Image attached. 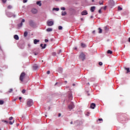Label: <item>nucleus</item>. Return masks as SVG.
I'll return each instance as SVG.
<instances>
[{"instance_id":"1","label":"nucleus","mask_w":130,"mask_h":130,"mask_svg":"<svg viewBox=\"0 0 130 130\" xmlns=\"http://www.w3.org/2000/svg\"><path fill=\"white\" fill-rule=\"evenodd\" d=\"M26 104L28 107H31V106L33 105V100L31 99L28 100L27 101Z\"/></svg>"},{"instance_id":"2","label":"nucleus","mask_w":130,"mask_h":130,"mask_svg":"<svg viewBox=\"0 0 130 130\" xmlns=\"http://www.w3.org/2000/svg\"><path fill=\"white\" fill-rule=\"evenodd\" d=\"M54 24V22H53V21H51V20H48L47 21V26H48L49 27H51V26H53V24Z\"/></svg>"},{"instance_id":"3","label":"nucleus","mask_w":130,"mask_h":130,"mask_svg":"<svg viewBox=\"0 0 130 130\" xmlns=\"http://www.w3.org/2000/svg\"><path fill=\"white\" fill-rule=\"evenodd\" d=\"M25 76H26V74L25 73H22L20 76V80L21 81V82H23L24 79L25 78Z\"/></svg>"},{"instance_id":"4","label":"nucleus","mask_w":130,"mask_h":130,"mask_svg":"<svg viewBox=\"0 0 130 130\" xmlns=\"http://www.w3.org/2000/svg\"><path fill=\"white\" fill-rule=\"evenodd\" d=\"M31 12L32 14H37V13H38V10H37V9L33 8L31 9Z\"/></svg>"},{"instance_id":"5","label":"nucleus","mask_w":130,"mask_h":130,"mask_svg":"<svg viewBox=\"0 0 130 130\" xmlns=\"http://www.w3.org/2000/svg\"><path fill=\"white\" fill-rule=\"evenodd\" d=\"M79 57L80 59H81L82 60H84V59H85V54H84L83 53L80 54Z\"/></svg>"},{"instance_id":"6","label":"nucleus","mask_w":130,"mask_h":130,"mask_svg":"<svg viewBox=\"0 0 130 130\" xmlns=\"http://www.w3.org/2000/svg\"><path fill=\"white\" fill-rule=\"evenodd\" d=\"M23 23H25V19H22V20L21 21V23L19 24H18V27H22V26H23Z\"/></svg>"},{"instance_id":"7","label":"nucleus","mask_w":130,"mask_h":130,"mask_svg":"<svg viewBox=\"0 0 130 130\" xmlns=\"http://www.w3.org/2000/svg\"><path fill=\"white\" fill-rule=\"evenodd\" d=\"M74 104H73V103L69 105L68 106L69 109H70V110H72V109H73L74 108Z\"/></svg>"},{"instance_id":"8","label":"nucleus","mask_w":130,"mask_h":130,"mask_svg":"<svg viewBox=\"0 0 130 130\" xmlns=\"http://www.w3.org/2000/svg\"><path fill=\"white\" fill-rule=\"evenodd\" d=\"M82 16H86V15H88V12L86 10H84L81 13Z\"/></svg>"},{"instance_id":"9","label":"nucleus","mask_w":130,"mask_h":130,"mask_svg":"<svg viewBox=\"0 0 130 130\" xmlns=\"http://www.w3.org/2000/svg\"><path fill=\"white\" fill-rule=\"evenodd\" d=\"M95 107H96V104L92 103L90 105V108L92 109H95Z\"/></svg>"},{"instance_id":"10","label":"nucleus","mask_w":130,"mask_h":130,"mask_svg":"<svg viewBox=\"0 0 130 130\" xmlns=\"http://www.w3.org/2000/svg\"><path fill=\"white\" fill-rule=\"evenodd\" d=\"M109 4L110 5V6H113V5H114V1L113 0H110L109 1Z\"/></svg>"},{"instance_id":"11","label":"nucleus","mask_w":130,"mask_h":130,"mask_svg":"<svg viewBox=\"0 0 130 130\" xmlns=\"http://www.w3.org/2000/svg\"><path fill=\"white\" fill-rule=\"evenodd\" d=\"M38 68H39V67L37 64H34V66H33L34 69L37 70V69H38Z\"/></svg>"},{"instance_id":"12","label":"nucleus","mask_w":130,"mask_h":130,"mask_svg":"<svg viewBox=\"0 0 130 130\" xmlns=\"http://www.w3.org/2000/svg\"><path fill=\"white\" fill-rule=\"evenodd\" d=\"M29 24L30 26H34V22H33V21H32V20H30L29 21Z\"/></svg>"},{"instance_id":"13","label":"nucleus","mask_w":130,"mask_h":130,"mask_svg":"<svg viewBox=\"0 0 130 130\" xmlns=\"http://www.w3.org/2000/svg\"><path fill=\"white\" fill-rule=\"evenodd\" d=\"M95 6H92L91 7L90 11L91 12H93L94 11H95Z\"/></svg>"},{"instance_id":"14","label":"nucleus","mask_w":130,"mask_h":130,"mask_svg":"<svg viewBox=\"0 0 130 130\" xmlns=\"http://www.w3.org/2000/svg\"><path fill=\"white\" fill-rule=\"evenodd\" d=\"M46 31L47 32H51V31H52V28H48L47 29H46Z\"/></svg>"},{"instance_id":"15","label":"nucleus","mask_w":130,"mask_h":130,"mask_svg":"<svg viewBox=\"0 0 130 130\" xmlns=\"http://www.w3.org/2000/svg\"><path fill=\"white\" fill-rule=\"evenodd\" d=\"M14 39H15V40H19V36L17 35H15L14 36Z\"/></svg>"},{"instance_id":"16","label":"nucleus","mask_w":130,"mask_h":130,"mask_svg":"<svg viewBox=\"0 0 130 130\" xmlns=\"http://www.w3.org/2000/svg\"><path fill=\"white\" fill-rule=\"evenodd\" d=\"M52 11H56V12H58V11H59V8H54L52 9Z\"/></svg>"},{"instance_id":"17","label":"nucleus","mask_w":130,"mask_h":130,"mask_svg":"<svg viewBox=\"0 0 130 130\" xmlns=\"http://www.w3.org/2000/svg\"><path fill=\"white\" fill-rule=\"evenodd\" d=\"M37 5H38V6H39V7H41V6L42 5L41 1L37 2Z\"/></svg>"},{"instance_id":"18","label":"nucleus","mask_w":130,"mask_h":130,"mask_svg":"<svg viewBox=\"0 0 130 130\" xmlns=\"http://www.w3.org/2000/svg\"><path fill=\"white\" fill-rule=\"evenodd\" d=\"M39 40L35 39L34 41V44H36L37 43H38L39 42Z\"/></svg>"},{"instance_id":"19","label":"nucleus","mask_w":130,"mask_h":130,"mask_svg":"<svg viewBox=\"0 0 130 130\" xmlns=\"http://www.w3.org/2000/svg\"><path fill=\"white\" fill-rule=\"evenodd\" d=\"M66 15H67V12L66 11L61 12V16H66Z\"/></svg>"},{"instance_id":"20","label":"nucleus","mask_w":130,"mask_h":130,"mask_svg":"<svg viewBox=\"0 0 130 130\" xmlns=\"http://www.w3.org/2000/svg\"><path fill=\"white\" fill-rule=\"evenodd\" d=\"M40 46H41V47H42L43 49H44V48H45V47H46V44H45L43 46V44H41L40 45Z\"/></svg>"},{"instance_id":"21","label":"nucleus","mask_w":130,"mask_h":130,"mask_svg":"<svg viewBox=\"0 0 130 130\" xmlns=\"http://www.w3.org/2000/svg\"><path fill=\"white\" fill-rule=\"evenodd\" d=\"M124 69L126 71L127 74L130 72L129 68H124Z\"/></svg>"},{"instance_id":"22","label":"nucleus","mask_w":130,"mask_h":130,"mask_svg":"<svg viewBox=\"0 0 130 130\" xmlns=\"http://www.w3.org/2000/svg\"><path fill=\"white\" fill-rule=\"evenodd\" d=\"M69 98L70 100H72L73 99V95L72 94H69Z\"/></svg>"},{"instance_id":"23","label":"nucleus","mask_w":130,"mask_h":130,"mask_svg":"<svg viewBox=\"0 0 130 130\" xmlns=\"http://www.w3.org/2000/svg\"><path fill=\"white\" fill-rule=\"evenodd\" d=\"M103 3H104V1H100L99 2V5H100V6H102L103 5Z\"/></svg>"},{"instance_id":"24","label":"nucleus","mask_w":130,"mask_h":130,"mask_svg":"<svg viewBox=\"0 0 130 130\" xmlns=\"http://www.w3.org/2000/svg\"><path fill=\"white\" fill-rule=\"evenodd\" d=\"M9 17H13V18H15L16 17V15L13 14V13H11V15H9Z\"/></svg>"},{"instance_id":"25","label":"nucleus","mask_w":130,"mask_h":130,"mask_svg":"<svg viewBox=\"0 0 130 130\" xmlns=\"http://www.w3.org/2000/svg\"><path fill=\"white\" fill-rule=\"evenodd\" d=\"M107 53L108 54H112V51H111L110 50H108L107 51Z\"/></svg>"},{"instance_id":"26","label":"nucleus","mask_w":130,"mask_h":130,"mask_svg":"<svg viewBox=\"0 0 130 130\" xmlns=\"http://www.w3.org/2000/svg\"><path fill=\"white\" fill-rule=\"evenodd\" d=\"M28 35V32L27 31H25L24 32V37H27V36Z\"/></svg>"},{"instance_id":"27","label":"nucleus","mask_w":130,"mask_h":130,"mask_svg":"<svg viewBox=\"0 0 130 130\" xmlns=\"http://www.w3.org/2000/svg\"><path fill=\"white\" fill-rule=\"evenodd\" d=\"M99 33L101 34L102 33V29L101 28H99Z\"/></svg>"},{"instance_id":"28","label":"nucleus","mask_w":130,"mask_h":130,"mask_svg":"<svg viewBox=\"0 0 130 130\" xmlns=\"http://www.w3.org/2000/svg\"><path fill=\"white\" fill-rule=\"evenodd\" d=\"M13 92V88H11L8 91V93H12Z\"/></svg>"},{"instance_id":"29","label":"nucleus","mask_w":130,"mask_h":130,"mask_svg":"<svg viewBox=\"0 0 130 130\" xmlns=\"http://www.w3.org/2000/svg\"><path fill=\"white\" fill-rule=\"evenodd\" d=\"M14 122H15V120H13L12 121H10L9 122L10 124H13V123H14Z\"/></svg>"},{"instance_id":"30","label":"nucleus","mask_w":130,"mask_h":130,"mask_svg":"<svg viewBox=\"0 0 130 130\" xmlns=\"http://www.w3.org/2000/svg\"><path fill=\"white\" fill-rule=\"evenodd\" d=\"M118 10L119 11H122V8L121 7H118Z\"/></svg>"},{"instance_id":"31","label":"nucleus","mask_w":130,"mask_h":130,"mask_svg":"<svg viewBox=\"0 0 130 130\" xmlns=\"http://www.w3.org/2000/svg\"><path fill=\"white\" fill-rule=\"evenodd\" d=\"M60 10H61V11H66V8L64 7H61L60 8Z\"/></svg>"},{"instance_id":"32","label":"nucleus","mask_w":130,"mask_h":130,"mask_svg":"<svg viewBox=\"0 0 130 130\" xmlns=\"http://www.w3.org/2000/svg\"><path fill=\"white\" fill-rule=\"evenodd\" d=\"M58 29H59V30H62V26H58Z\"/></svg>"},{"instance_id":"33","label":"nucleus","mask_w":130,"mask_h":130,"mask_svg":"<svg viewBox=\"0 0 130 130\" xmlns=\"http://www.w3.org/2000/svg\"><path fill=\"white\" fill-rule=\"evenodd\" d=\"M106 8H107V6H105L104 7H102L101 9H103L105 11V10H106Z\"/></svg>"},{"instance_id":"34","label":"nucleus","mask_w":130,"mask_h":130,"mask_svg":"<svg viewBox=\"0 0 130 130\" xmlns=\"http://www.w3.org/2000/svg\"><path fill=\"white\" fill-rule=\"evenodd\" d=\"M81 46L82 47H86V45L85 44H81Z\"/></svg>"},{"instance_id":"35","label":"nucleus","mask_w":130,"mask_h":130,"mask_svg":"<svg viewBox=\"0 0 130 130\" xmlns=\"http://www.w3.org/2000/svg\"><path fill=\"white\" fill-rule=\"evenodd\" d=\"M4 104V101H0V105H3Z\"/></svg>"},{"instance_id":"36","label":"nucleus","mask_w":130,"mask_h":130,"mask_svg":"<svg viewBox=\"0 0 130 130\" xmlns=\"http://www.w3.org/2000/svg\"><path fill=\"white\" fill-rule=\"evenodd\" d=\"M25 92H26V90L23 89V90L22 91V93L23 94H24V93H25Z\"/></svg>"},{"instance_id":"37","label":"nucleus","mask_w":130,"mask_h":130,"mask_svg":"<svg viewBox=\"0 0 130 130\" xmlns=\"http://www.w3.org/2000/svg\"><path fill=\"white\" fill-rule=\"evenodd\" d=\"M3 4H6V3H7V0H2Z\"/></svg>"},{"instance_id":"38","label":"nucleus","mask_w":130,"mask_h":130,"mask_svg":"<svg viewBox=\"0 0 130 130\" xmlns=\"http://www.w3.org/2000/svg\"><path fill=\"white\" fill-rule=\"evenodd\" d=\"M101 9H100L99 10V14H102V11H101Z\"/></svg>"},{"instance_id":"39","label":"nucleus","mask_w":130,"mask_h":130,"mask_svg":"<svg viewBox=\"0 0 130 130\" xmlns=\"http://www.w3.org/2000/svg\"><path fill=\"white\" fill-rule=\"evenodd\" d=\"M27 2H28V0H23V3H24V4L27 3Z\"/></svg>"},{"instance_id":"40","label":"nucleus","mask_w":130,"mask_h":130,"mask_svg":"<svg viewBox=\"0 0 130 130\" xmlns=\"http://www.w3.org/2000/svg\"><path fill=\"white\" fill-rule=\"evenodd\" d=\"M99 66H102V64H103V63H102V62H100L99 63Z\"/></svg>"},{"instance_id":"41","label":"nucleus","mask_w":130,"mask_h":130,"mask_svg":"<svg viewBox=\"0 0 130 130\" xmlns=\"http://www.w3.org/2000/svg\"><path fill=\"white\" fill-rule=\"evenodd\" d=\"M13 117H10V118H9V120H13Z\"/></svg>"},{"instance_id":"42","label":"nucleus","mask_w":130,"mask_h":130,"mask_svg":"<svg viewBox=\"0 0 130 130\" xmlns=\"http://www.w3.org/2000/svg\"><path fill=\"white\" fill-rule=\"evenodd\" d=\"M12 6H9L8 7V9H12Z\"/></svg>"},{"instance_id":"43","label":"nucleus","mask_w":130,"mask_h":130,"mask_svg":"<svg viewBox=\"0 0 130 130\" xmlns=\"http://www.w3.org/2000/svg\"><path fill=\"white\" fill-rule=\"evenodd\" d=\"M47 74L48 75H49V74H50V71H47Z\"/></svg>"},{"instance_id":"44","label":"nucleus","mask_w":130,"mask_h":130,"mask_svg":"<svg viewBox=\"0 0 130 130\" xmlns=\"http://www.w3.org/2000/svg\"><path fill=\"white\" fill-rule=\"evenodd\" d=\"M45 42H48V40L46 39V40H45Z\"/></svg>"},{"instance_id":"45","label":"nucleus","mask_w":130,"mask_h":130,"mask_svg":"<svg viewBox=\"0 0 130 130\" xmlns=\"http://www.w3.org/2000/svg\"><path fill=\"white\" fill-rule=\"evenodd\" d=\"M99 121H102L103 120L102 119H99Z\"/></svg>"},{"instance_id":"46","label":"nucleus","mask_w":130,"mask_h":130,"mask_svg":"<svg viewBox=\"0 0 130 130\" xmlns=\"http://www.w3.org/2000/svg\"><path fill=\"white\" fill-rule=\"evenodd\" d=\"M89 114H90V113L89 112H87V114H86V115H87L88 116H89Z\"/></svg>"},{"instance_id":"47","label":"nucleus","mask_w":130,"mask_h":130,"mask_svg":"<svg viewBox=\"0 0 130 130\" xmlns=\"http://www.w3.org/2000/svg\"><path fill=\"white\" fill-rule=\"evenodd\" d=\"M61 114L60 113H59L58 116L59 117L60 116H61Z\"/></svg>"},{"instance_id":"48","label":"nucleus","mask_w":130,"mask_h":130,"mask_svg":"<svg viewBox=\"0 0 130 130\" xmlns=\"http://www.w3.org/2000/svg\"><path fill=\"white\" fill-rule=\"evenodd\" d=\"M5 122H6V123H8L9 122H8V121H4Z\"/></svg>"},{"instance_id":"49","label":"nucleus","mask_w":130,"mask_h":130,"mask_svg":"<svg viewBox=\"0 0 130 130\" xmlns=\"http://www.w3.org/2000/svg\"><path fill=\"white\" fill-rule=\"evenodd\" d=\"M53 55H55V54H56V53L55 52H54V53H53Z\"/></svg>"},{"instance_id":"50","label":"nucleus","mask_w":130,"mask_h":130,"mask_svg":"<svg viewBox=\"0 0 130 130\" xmlns=\"http://www.w3.org/2000/svg\"><path fill=\"white\" fill-rule=\"evenodd\" d=\"M92 33H93V34H95V30H93V31H92Z\"/></svg>"},{"instance_id":"51","label":"nucleus","mask_w":130,"mask_h":130,"mask_svg":"<svg viewBox=\"0 0 130 130\" xmlns=\"http://www.w3.org/2000/svg\"><path fill=\"white\" fill-rule=\"evenodd\" d=\"M128 42H130V38H128Z\"/></svg>"},{"instance_id":"52","label":"nucleus","mask_w":130,"mask_h":130,"mask_svg":"<svg viewBox=\"0 0 130 130\" xmlns=\"http://www.w3.org/2000/svg\"><path fill=\"white\" fill-rule=\"evenodd\" d=\"M19 100H21L22 99V97H19Z\"/></svg>"},{"instance_id":"53","label":"nucleus","mask_w":130,"mask_h":130,"mask_svg":"<svg viewBox=\"0 0 130 130\" xmlns=\"http://www.w3.org/2000/svg\"><path fill=\"white\" fill-rule=\"evenodd\" d=\"M81 21H84V19L83 18H81Z\"/></svg>"},{"instance_id":"54","label":"nucleus","mask_w":130,"mask_h":130,"mask_svg":"<svg viewBox=\"0 0 130 130\" xmlns=\"http://www.w3.org/2000/svg\"><path fill=\"white\" fill-rule=\"evenodd\" d=\"M35 55H37V53H35Z\"/></svg>"},{"instance_id":"55","label":"nucleus","mask_w":130,"mask_h":130,"mask_svg":"<svg viewBox=\"0 0 130 130\" xmlns=\"http://www.w3.org/2000/svg\"><path fill=\"white\" fill-rule=\"evenodd\" d=\"M90 18L92 19V18H93V16H91Z\"/></svg>"},{"instance_id":"56","label":"nucleus","mask_w":130,"mask_h":130,"mask_svg":"<svg viewBox=\"0 0 130 130\" xmlns=\"http://www.w3.org/2000/svg\"><path fill=\"white\" fill-rule=\"evenodd\" d=\"M74 49H77V47H75V48H74Z\"/></svg>"},{"instance_id":"57","label":"nucleus","mask_w":130,"mask_h":130,"mask_svg":"<svg viewBox=\"0 0 130 130\" xmlns=\"http://www.w3.org/2000/svg\"><path fill=\"white\" fill-rule=\"evenodd\" d=\"M71 124H73V122H71Z\"/></svg>"},{"instance_id":"58","label":"nucleus","mask_w":130,"mask_h":130,"mask_svg":"<svg viewBox=\"0 0 130 130\" xmlns=\"http://www.w3.org/2000/svg\"><path fill=\"white\" fill-rule=\"evenodd\" d=\"M92 2H94V0H92Z\"/></svg>"},{"instance_id":"59","label":"nucleus","mask_w":130,"mask_h":130,"mask_svg":"<svg viewBox=\"0 0 130 130\" xmlns=\"http://www.w3.org/2000/svg\"><path fill=\"white\" fill-rule=\"evenodd\" d=\"M73 86H75V84H73Z\"/></svg>"},{"instance_id":"60","label":"nucleus","mask_w":130,"mask_h":130,"mask_svg":"<svg viewBox=\"0 0 130 130\" xmlns=\"http://www.w3.org/2000/svg\"><path fill=\"white\" fill-rule=\"evenodd\" d=\"M17 126H18V125H19V124H17Z\"/></svg>"},{"instance_id":"61","label":"nucleus","mask_w":130,"mask_h":130,"mask_svg":"<svg viewBox=\"0 0 130 130\" xmlns=\"http://www.w3.org/2000/svg\"><path fill=\"white\" fill-rule=\"evenodd\" d=\"M55 1H59V0H55Z\"/></svg>"},{"instance_id":"62","label":"nucleus","mask_w":130,"mask_h":130,"mask_svg":"<svg viewBox=\"0 0 130 130\" xmlns=\"http://www.w3.org/2000/svg\"><path fill=\"white\" fill-rule=\"evenodd\" d=\"M45 116L46 117V116H47V115H46Z\"/></svg>"},{"instance_id":"63","label":"nucleus","mask_w":130,"mask_h":130,"mask_svg":"<svg viewBox=\"0 0 130 130\" xmlns=\"http://www.w3.org/2000/svg\"><path fill=\"white\" fill-rule=\"evenodd\" d=\"M66 82V83H67V81H65Z\"/></svg>"},{"instance_id":"64","label":"nucleus","mask_w":130,"mask_h":130,"mask_svg":"<svg viewBox=\"0 0 130 130\" xmlns=\"http://www.w3.org/2000/svg\"><path fill=\"white\" fill-rule=\"evenodd\" d=\"M0 130H1V129H0Z\"/></svg>"}]
</instances>
